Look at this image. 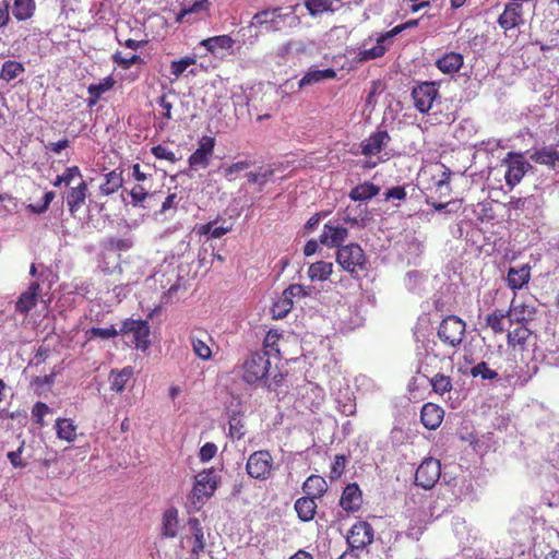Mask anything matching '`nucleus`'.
<instances>
[{"label":"nucleus","instance_id":"f257e3e1","mask_svg":"<svg viewBox=\"0 0 559 559\" xmlns=\"http://www.w3.org/2000/svg\"><path fill=\"white\" fill-rule=\"evenodd\" d=\"M242 378L249 384H259L270 390L275 389L283 381V374L272 369L269 350L252 353L245 360Z\"/></svg>","mask_w":559,"mask_h":559},{"label":"nucleus","instance_id":"f03ea898","mask_svg":"<svg viewBox=\"0 0 559 559\" xmlns=\"http://www.w3.org/2000/svg\"><path fill=\"white\" fill-rule=\"evenodd\" d=\"M297 8L298 4L287 8L286 12L282 8L260 11L252 16L249 29H254V36L258 37L262 33H275L297 27L300 24V19L296 14Z\"/></svg>","mask_w":559,"mask_h":559},{"label":"nucleus","instance_id":"7ed1b4c3","mask_svg":"<svg viewBox=\"0 0 559 559\" xmlns=\"http://www.w3.org/2000/svg\"><path fill=\"white\" fill-rule=\"evenodd\" d=\"M250 477L259 480H266L272 476L274 461L266 450H259L250 454L246 464Z\"/></svg>","mask_w":559,"mask_h":559},{"label":"nucleus","instance_id":"20e7f679","mask_svg":"<svg viewBox=\"0 0 559 559\" xmlns=\"http://www.w3.org/2000/svg\"><path fill=\"white\" fill-rule=\"evenodd\" d=\"M465 322L455 316L443 319L438 328V336L441 342L451 347H456L465 335Z\"/></svg>","mask_w":559,"mask_h":559},{"label":"nucleus","instance_id":"39448f33","mask_svg":"<svg viewBox=\"0 0 559 559\" xmlns=\"http://www.w3.org/2000/svg\"><path fill=\"white\" fill-rule=\"evenodd\" d=\"M336 262L350 274L364 269L366 258L359 245L342 246L336 251Z\"/></svg>","mask_w":559,"mask_h":559},{"label":"nucleus","instance_id":"423d86ee","mask_svg":"<svg viewBox=\"0 0 559 559\" xmlns=\"http://www.w3.org/2000/svg\"><path fill=\"white\" fill-rule=\"evenodd\" d=\"M120 334L131 337L138 349L146 350L151 344L150 325L144 320L128 319L119 329Z\"/></svg>","mask_w":559,"mask_h":559},{"label":"nucleus","instance_id":"0eeeda50","mask_svg":"<svg viewBox=\"0 0 559 559\" xmlns=\"http://www.w3.org/2000/svg\"><path fill=\"white\" fill-rule=\"evenodd\" d=\"M217 486L216 475L212 469L203 471L195 476V483L190 495L191 503L199 508L205 498L211 497Z\"/></svg>","mask_w":559,"mask_h":559},{"label":"nucleus","instance_id":"6e6552de","mask_svg":"<svg viewBox=\"0 0 559 559\" xmlns=\"http://www.w3.org/2000/svg\"><path fill=\"white\" fill-rule=\"evenodd\" d=\"M503 164L507 165L506 182L511 188L515 187L531 168V165L524 159L522 154L512 152L508 153Z\"/></svg>","mask_w":559,"mask_h":559},{"label":"nucleus","instance_id":"1a4fd4ad","mask_svg":"<svg viewBox=\"0 0 559 559\" xmlns=\"http://www.w3.org/2000/svg\"><path fill=\"white\" fill-rule=\"evenodd\" d=\"M441 464L437 459L428 457L421 462L415 474L416 485L430 489L439 480Z\"/></svg>","mask_w":559,"mask_h":559},{"label":"nucleus","instance_id":"9d476101","mask_svg":"<svg viewBox=\"0 0 559 559\" xmlns=\"http://www.w3.org/2000/svg\"><path fill=\"white\" fill-rule=\"evenodd\" d=\"M439 92L433 82H423L413 88L412 97L416 109L420 112H428Z\"/></svg>","mask_w":559,"mask_h":559},{"label":"nucleus","instance_id":"9b49d317","mask_svg":"<svg viewBox=\"0 0 559 559\" xmlns=\"http://www.w3.org/2000/svg\"><path fill=\"white\" fill-rule=\"evenodd\" d=\"M374 531L372 526L365 521L355 523L347 534V543L352 549H364L372 543Z\"/></svg>","mask_w":559,"mask_h":559},{"label":"nucleus","instance_id":"f8f14e48","mask_svg":"<svg viewBox=\"0 0 559 559\" xmlns=\"http://www.w3.org/2000/svg\"><path fill=\"white\" fill-rule=\"evenodd\" d=\"M190 344L193 353L202 360H211L213 347L216 345L213 337L203 330H195L190 334Z\"/></svg>","mask_w":559,"mask_h":559},{"label":"nucleus","instance_id":"ddd939ff","mask_svg":"<svg viewBox=\"0 0 559 559\" xmlns=\"http://www.w3.org/2000/svg\"><path fill=\"white\" fill-rule=\"evenodd\" d=\"M499 26L507 31L524 24V10L522 3L507 2L503 12L498 17Z\"/></svg>","mask_w":559,"mask_h":559},{"label":"nucleus","instance_id":"4468645a","mask_svg":"<svg viewBox=\"0 0 559 559\" xmlns=\"http://www.w3.org/2000/svg\"><path fill=\"white\" fill-rule=\"evenodd\" d=\"M214 145V138L203 136L200 141L199 147L189 157L190 167L194 169L205 168L213 155Z\"/></svg>","mask_w":559,"mask_h":559},{"label":"nucleus","instance_id":"2eb2a0df","mask_svg":"<svg viewBox=\"0 0 559 559\" xmlns=\"http://www.w3.org/2000/svg\"><path fill=\"white\" fill-rule=\"evenodd\" d=\"M348 236L347 228L334 224L332 222L326 223L323 226L322 234L320 236V242L328 247H342V242L345 241V239Z\"/></svg>","mask_w":559,"mask_h":559},{"label":"nucleus","instance_id":"dca6fc26","mask_svg":"<svg viewBox=\"0 0 559 559\" xmlns=\"http://www.w3.org/2000/svg\"><path fill=\"white\" fill-rule=\"evenodd\" d=\"M390 135L386 131H377L360 143L361 154L373 156L379 154L388 145Z\"/></svg>","mask_w":559,"mask_h":559},{"label":"nucleus","instance_id":"f3484780","mask_svg":"<svg viewBox=\"0 0 559 559\" xmlns=\"http://www.w3.org/2000/svg\"><path fill=\"white\" fill-rule=\"evenodd\" d=\"M39 289L40 286L37 282L31 283L27 290L19 297L15 310L22 314H27L37 305Z\"/></svg>","mask_w":559,"mask_h":559},{"label":"nucleus","instance_id":"a211bd4d","mask_svg":"<svg viewBox=\"0 0 559 559\" xmlns=\"http://www.w3.org/2000/svg\"><path fill=\"white\" fill-rule=\"evenodd\" d=\"M443 415L444 412L440 406L433 403H427L421 408L420 419L426 428L435 430L441 425Z\"/></svg>","mask_w":559,"mask_h":559},{"label":"nucleus","instance_id":"6ab92c4d","mask_svg":"<svg viewBox=\"0 0 559 559\" xmlns=\"http://www.w3.org/2000/svg\"><path fill=\"white\" fill-rule=\"evenodd\" d=\"M86 195L87 185L84 180L78 181L75 186L71 187L67 194V205L72 215L82 207Z\"/></svg>","mask_w":559,"mask_h":559},{"label":"nucleus","instance_id":"aec40b11","mask_svg":"<svg viewBox=\"0 0 559 559\" xmlns=\"http://www.w3.org/2000/svg\"><path fill=\"white\" fill-rule=\"evenodd\" d=\"M340 504L347 512L359 509L361 504V491L357 484H349L345 487Z\"/></svg>","mask_w":559,"mask_h":559},{"label":"nucleus","instance_id":"412c9836","mask_svg":"<svg viewBox=\"0 0 559 559\" xmlns=\"http://www.w3.org/2000/svg\"><path fill=\"white\" fill-rule=\"evenodd\" d=\"M536 307L533 302H518L512 300L508 316L516 322L533 320Z\"/></svg>","mask_w":559,"mask_h":559},{"label":"nucleus","instance_id":"4be33fe9","mask_svg":"<svg viewBox=\"0 0 559 559\" xmlns=\"http://www.w3.org/2000/svg\"><path fill=\"white\" fill-rule=\"evenodd\" d=\"M530 266L522 265L521 267H510L507 275V283L511 289H520L528 283L531 278Z\"/></svg>","mask_w":559,"mask_h":559},{"label":"nucleus","instance_id":"5701e85b","mask_svg":"<svg viewBox=\"0 0 559 559\" xmlns=\"http://www.w3.org/2000/svg\"><path fill=\"white\" fill-rule=\"evenodd\" d=\"M189 528L193 538V546L191 549V556L199 557L205 548L204 532L200 521L195 518L189 519Z\"/></svg>","mask_w":559,"mask_h":559},{"label":"nucleus","instance_id":"b1692460","mask_svg":"<svg viewBox=\"0 0 559 559\" xmlns=\"http://www.w3.org/2000/svg\"><path fill=\"white\" fill-rule=\"evenodd\" d=\"M436 66L445 74L455 73L463 66V56L457 52L445 53L442 58L437 60Z\"/></svg>","mask_w":559,"mask_h":559},{"label":"nucleus","instance_id":"393cba45","mask_svg":"<svg viewBox=\"0 0 559 559\" xmlns=\"http://www.w3.org/2000/svg\"><path fill=\"white\" fill-rule=\"evenodd\" d=\"M134 373L133 367L127 366L120 370H111L109 373L110 389L122 392Z\"/></svg>","mask_w":559,"mask_h":559},{"label":"nucleus","instance_id":"a878e982","mask_svg":"<svg viewBox=\"0 0 559 559\" xmlns=\"http://www.w3.org/2000/svg\"><path fill=\"white\" fill-rule=\"evenodd\" d=\"M295 511L302 522L311 521L314 518L317 503L313 497H301L295 502Z\"/></svg>","mask_w":559,"mask_h":559},{"label":"nucleus","instance_id":"bb28decb","mask_svg":"<svg viewBox=\"0 0 559 559\" xmlns=\"http://www.w3.org/2000/svg\"><path fill=\"white\" fill-rule=\"evenodd\" d=\"M178 532V511L175 508L167 509L163 514L162 535L173 538Z\"/></svg>","mask_w":559,"mask_h":559},{"label":"nucleus","instance_id":"cd10ccee","mask_svg":"<svg viewBox=\"0 0 559 559\" xmlns=\"http://www.w3.org/2000/svg\"><path fill=\"white\" fill-rule=\"evenodd\" d=\"M302 490L309 497L320 498L326 491V481L321 476L311 475L304 483Z\"/></svg>","mask_w":559,"mask_h":559},{"label":"nucleus","instance_id":"c85d7f7f","mask_svg":"<svg viewBox=\"0 0 559 559\" xmlns=\"http://www.w3.org/2000/svg\"><path fill=\"white\" fill-rule=\"evenodd\" d=\"M380 192V188L371 182H364L354 187L349 192L353 201H367L376 197Z\"/></svg>","mask_w":559,"mask_h":559},{"label":"nucleus","instance_id":"c756f323","mask_svg":"<svg viewBox=\"0 0 559 559\" xmlns=\"http://www.w3.org/2000/svg\"><path fill=\"white\" fill-rule=\"evenodd\" d=\"M530 158L537 164L555 167L559 163V152L551 147H544L535 151Z\"/></svg>","mask_w":559,"mask_h":559},{"label":"nucleus","instance_id":"7c9ffc66","mask_svg":"<svg viewBox=\"0 0 559 559\" xmlns=\"http://www.w3.org/2000/svg\"><path fill=\"white\" fill-rule=\"evenodd\" d=\"M333 272V264L331 262L318 261L312 263L308 269V276L312 282L326 281Z\"/></svg>","mask_w":559,"mask_h":559},{"label":"nucleus","instance_id":"2f4dec72","mask_svg":"<svg viewBox=\"0 0 559 559\" xmlns=\"http://www.w3.org/2000/svg\"><path fill=\"white\" fill-rule=\"evenodd\" d=\"M56 430L59 439L67 442H73L76 438V426L70 418H58L56 421Z\"/></svg>","mask_w":559,"mask_h":559},{"label":"nucleus","instance_id":"473e14b6","mask_svg":"<svg viewBox=\"0 0 559 559\" xmlns=\"http://www.w3.org/2000/svg\"><path fill=\"white\" fill-rule=\"evenodd\" d=\"M122 177L120 173L112 170L105 175V180L99 186V191L103 195H109L118 191L122 186Z\"/></svg>","mask_w":559,"mask_h":559},{"label":"nucleus","instance_id":"72a5a7b5","mask_svg":"<svg viewBox=\"0 0 559 559\" xmlns=\"http://www.w3.org/2000/svg\"><path fill=\"white\" fill-rule=\"evenodd\" d=\"M392 37H385V34L380 36L377 40V45L369 49H362L358 53L359 61H368L372 59H377L383 56L386 51V47L384 43Z\"/></svg>","mask_w":559,"mask_h":559},{"label":"nucleus","instance_id":"f704fd0d","mask_svg":"<svg viewBox=\"0 0 559 559\" xmlns=\"http://www.w3.org/2000/svg\"><path fill=\"white\" fill-rule=\"evenodd\" d=\"M35 10V1L34 0H14L12 13L14 17L19 21H24L29 19Z\"/></svg>","mask_w":559,"mask_h":559},{"label":"nucleus","instance_id":"c9c22d12","mask_svg":"<svg viewBox=\"0 0 559 559\" xmlns=\"http://www.w3.org/2000/svg\"><path fill=\"white\" fill-rule=\"evenodd\" d=\"M335 75L336 73L333 69L311 70L299 81V86L302 87L323 80L334 79Z\"/></svg>","mask_w":559,"mask_h":559},{"label":"nucleus","instance_id":"e433bc0d","mask_svg":"<svg viewBox=\"0 0 559 559\" xmlns=\"http://www.w3.org/2000/svg\"><path fill=\"white\" fill-rule=\"evenodd\" d=\"M201 45L204 46L209 51L215 52L217 48L230 49L234 45V40L228 35H221L204 39L201 41Z\"/></svg>","mask_w":559,"mask_h":559},{"label":"nucleus","instance_id":"4c0bfd02","mask_svg":"<svg viewBox=\"0 0 559 559\" xmlns=\"http://www.w3.org/2000/svg\"><path fill=\"white\" fill-rule=\"evenodd\" d=\"M24 71L25 68L21 62L9 60L2 66L0 79L10 82L21 75Z\"/></svg>","mask_w":559,"mask_h":559},{"label":"nucleus","instance_id":"58836bf2","mask_svg":"<svg viewBox=\"0 0 559 559\" xmlns=\"http://www.w3.org/2000/svg\"><path fill=\"white\" fill-rule=\"evenodd\" d=\"M293 308V300L283 292L278 299L273 304L272 314L274 319L284 318Z\"/></svg>","mask_w":559,"mask_h":559},{"label":"nucleus","instance_id":"ea45409f","mask_svg":"<svg viewBox=\"0 0 559 559\" xmlns=\"http://www.w3.org/2000/svg\"><path fill=\"white\" fill-rule=\"evenodd\" d=\"M134 245L131 237H109L105 242V247L110 251H129Z\"/></svg>","mask_w":559,"mask_h":559},{"label":"nucleus","instance_id":"a19ab883","mask_svg":"<svg viewBox=\"0 0 559 559\" xmlns=\"http://www.w3.org/2000/svg\"><path fill=\"white\" fill-rule=\"evenodd\" d=\"M217 221L209 222L199 227L200 235H210L212 238H221L231 230V226H216Z\"/></svg>","mask_w":559,"mask_h":559},{"label":"nucleus","instance_id":"79ce46f5","mask_svg":"<svg viewBox=\"0 0 559 559\" xmlns=\"http://www.w3.org/2000/svg\"><path fill=\"white\" fill-rule=\"evenodd\" d=\"M120 334L114 325L109 328H92L85 332V336L88 341L94 338L109 340Z\"/></svg>","mask_w":559,"mask_h":559},{"label":"nucleus","instance_id":"37998d69","mask_svg":"<svg viewBox=\"0 0 559 559\" xmlns=\"http://www.w3.org/2000/svg\"><path fill=\"white\" fill-rule=\"evenodd\" d=\"M530 335L531 331L526 326L519 325L508 333V344L510 346L523 345Z\"/></svg>","mask_w":559,"mask_h":559},{"label":"nucleus","instance_id":"c03bdc74","mask_svg":"<svg viewBox=\"0 0 559 559\" xmlns=\"http://www.w3.org/2000/svg\"><path fill=\"white\" fill-rule=\"evenodd\" d=\"M305 5L311 16L333 11L331 0H305Z\"/></svg>","mask_w":559,"mask_h":559},{"label":"nucleus","instance_id":"a18cd8bd","mask_svg":"<svg viewBox=\"0 0 559 559\" xmlns=\"http://www.w3.org/2000/svg\"><path fill=\"white\" fill-rule=\"evenodd\" d=\"M504 318L506 314L502 311L496 310L486 317V323L493 333L499 334L504 331Z\"/></svg>","mask_w":559,"mask_h":559},{"label":"nucleus","instance_id":"49530a36","mask_svg":"<svg viewBox=\"0 0 559 559\" xmlns=\"http://www.w3.org/2000/svg\"><path fill=\"white\" fill-rule=\"evenodd\" d=\"M430 382H431L433 391L439 394H444V393L451 391V389H452V382H451L450 377L444 376L442 373H437L431 379Z\"/></svg>","mask_w":559,"mask_h":559},{"label":"nucleus","instance_id":"de8ad7c7","mask_svg":"<svg viewBox=\"0 0 559 559\" xmlns=\"http://www.w3.org/2000/svg\"><path fill=\"white\" fill-rule=\"evenodd\" d=\"M114 79L107 76L97 84H91L87 88L90 96L100 98V96L114 86Z\"/></svg>","mask_w":559,"mask_h":559},{"label":"nucleus","instance_id":"09e8293b","mask_svg":"<svg viewBox=\"0 0 559 559\" xmlns=\"http://www.w3.org/2000/svg\"><path fill=\"white\" fill-rule=\"evenodd\" d=\"M273 175L274 170L272 168H260L259 171L248 173L247 179L249 183H258L260 186H264Z\"/></svg>","mask_w":559,"mask_h":559},{"label":"nucleus","instance_id":"8fccbe9b","mask_svg":"<svg viewBox=\"0 0 559 559\" xmlns=\"http://www.w3.org/2000/svg\"><path fill=\"white\" fill-rule=\"evenodd\" d=\"M250 167V163L246 160H240L237 163H234L227 167H223V174L224 177L228 181H233L237 178V174L248 169Z\"/></svg>","mask_w":559,"mask_h":559},{"label":"nucleus","instance_id":"3c124183","mask_svg":"<svg viewBox=\"0 0 559 559\" xmlns=\"http://www.w3.org/2000/svg\"><path fill=\"white\" fill-rule=\"evenodd\" d=\"M355 215L352 214V211L349 207H347L343 221L345 223H349L352 225H357L359 222H364L367 215V206L357 205L355 207Z\"/></svg>","mask_w":559,"mask_h":559},{"label":"nucleus","instance_id":"603ef678","mask_svg":"<svg viewBox=\"0 0 559 559\" xmlns=\"http://www.w3.org/2000/svg\"><path fill=\"white\" fill-rule=\"evenodd\" d=\"M194 62L195 59L190 57H185L180 60H175L170 64V73L175 78H179L187 70V68L193 64Z\"/></svg>","mask_w":559,"mask_h":559},{"label":"nucleus","instance_id":"864d4df0","mask_svg":"<svg viewBox=\"0 0 559 559\" xmlns=\"http://www.w3.org/2000/svg\"><path fill=\"white\" fill-rule=\"evenodd\" d=\"M473 377H481L483 379H496L498 373L491 370L485 361H481L471 369Z\"/></svg>","mask_w":559,"mask_h":559},{"label":"nucleus","instance_id":"5fc2aeb1","mask_svg":"<svg viewBox=\"0 0 559 559\" xmlns=\"http://www.w3.org/2000/svg\"><path fill=\"white\" fill-rule=\"evenodd\" d=\"M24 441H22L21 445L16 451H11L7 454L8 460L15 468H23L26 466V461L22 459V453L24 450Z\"/></svg>","mask_w":559,"mask_h":559},{"label":"nucleus","instance_id":"6e6d98bb","mask_svg":"<svg viewBox=\"0 0 559 559\" xmlns=\"http://www.w3.org/2000/svg\"><path fill=\"white\" fill-rule=\"evenodd\" d=\"M62 180L66 186H70L71 183L75 182L76 180L81 181L82 174L78 166H72L66 168V170L61 174Z\"/></svg>","mask_w":559,"mask_h":559},{"label":"nucleus","instance_id":"4d7b16f0","mask_svg":"<svg viewBox=\"0 0 559 559\" xmlns=\"http://www.w3.org/2000/svg\"><path fill=\"white\" fill-rule=\"evenodd\" d=\"M147 194H148V192L145 187H143L142 185H135L130 190V197L132 199V204L134 206L139 205L141 202H143L146 199Z\"/></svg>","mask_w":559,"mask_h":559},{"label":"nucleus","instance_id":"13d9d810","mask_svg":"<svg viewBox=\"0 0 559 559\" xmlns=\"http://www.w3.org/2000/svg\"><path fill=\"white\" fill-rule=\"evenodd\" d=\"M152 153L156 158L166 159L171 163L177 160L175 153L163 145H156L152 148Z\"/></svg>","mask_w":559,"mask_h":559},{"label":"nucleus","instance_id":"bf43d9fd","mask_svg":"<svg viewBox=\"0 0 559 559\" xmlns=\"http://www.w3.org/2000/svg\"><path fill=\"white\" fill-rule=\"evenodd\" d=\"M278 338H280V334L277 332L270 331L264 338V349L263 350H269L271 355L273 352L275 354H278L280 349L274 347V345Z\"/></svg>","mask_w":559,"mask_h":559},{"label":"nucleus","instance_id":"052dcab7","mask_svg":"<svg viewBox=\"0 0 559 559\" xmlns=\"http://www.w3.org/2000/svg\"><path fill=\"white\" fill-rule=\"evenodd\" d=\"M114 60L119 66H122L124 69L130 68L132 64L136 63L141 60V58L138 55H132L128 58H124L121 56L120 52H117L114 55Z\"/></svg>","mask_w":559,"mask_h":559},{"label":"nucleus","instance_id":"680f3d73","mask_svg":"<svg viewBox=\"0 0 559 559\" xmlns=\"http://www.w3.org/2000/svg\"><path fill=\"white\" fill-rule=\"evenodd\" d=\"M217 448L214 443L207 442L200 450V459L203 462H207L215 455Z\"/></svg>","mask_w":559,"mask_h":559},{"label":"nucleus","instance_id":"e2e57ef3","mask_svg":"<svg viewBox=\"0 0 559 559\" xmlns=\"http://www.w3.org/2000/svg\"><path fill=\"white\" fill-rule=\"evenodd\" d=\"M48 412L49 407L41 402H37L32 409V414L38 424H43V418Z\"/></svg>","mask_w":559,"mask_h":559},{"label":"nucleus","instance_id":"0e129e2a","mask_svg":"<svg viewBox=\"0 0 559 559\" xmlns=\"http://www.w3.org/2000/svg\"><path fill=\"white\" fill-rule=\"evenodd\" d=\"M284 293L286 294V296H288L292 300L294 297H301V296H306V290H305V287L299 285V284H294V285H290L288 286Z\"/></svg>","mask_w":559,"mask_h":559},{"label":"nucleus","instance_id":"69168bd1","mask_svg":"<svg viewBox=\"0 0 559 559\" xmlns=\"http://www.w3.org/2000/svg\"><path fill=\"white\" fill-rule=\"evenodd\" d=\"M229 433L231 437L237 439L243 437L245 432L242 431V425H240V420L231 418V420L229 421Z\"/></svg>","mask_w":559,"mask_h":559},{"label":"nucleus","instance_id":"338daca9","mask_svg":"<svg viewBox=\"0 0 559 559\" xmlns=\"http://www.w3.org/2000/svg\"><path fill=\"white\" fill-rule=\"evenodd\" d=\"M475 146L486 152H495L500 146V141L496 139H489L487 141H481L477 143Z\"/></svg>","mask_w":559,"mask_h":559},{"label":"nucleus","instance_id":"774afa93","mask_svg":"<svg viewBox=\"0 0 559 559\" xmlns=\"http://www.w3.org/2000/svg\"><path fill=\"white\" fill-rule=\"evenodd\" d=\"M405 197H406L405 188L400 187V186L393 187L385 192L386 200H389V199L403 200V199H405Z\"/></svg>","mask_w":559,"mask_h":559}]
</instances>
